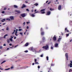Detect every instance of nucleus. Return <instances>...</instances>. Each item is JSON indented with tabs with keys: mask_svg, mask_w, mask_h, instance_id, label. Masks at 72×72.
Segmentation results:
<instances>
[{
	"mask_svg": "<svg viewBox=\"0 0 72 72\" xmlns=\"http://www.w3.org/2000/svg\"><path fill=\"white\" fill-rule=\"evenodd\" d=\"M17 31H18V29H16V30H14V32L12 33V34H14V33L15 32V35H16V36H18V34H17Z\"/></svg>",
	"mask_w": 72,
	"mask_h": 72,
	"instance_id": "nucleus-1",
	"label": "nucleus"
},
{
	"mask_svg": "<svg viewBox=\"0 0 72 72\" xmlns=\"http://www.w3.org/2000/svg\"><path fill=\"white\" fill-rule=\"evenodd\" d=\"M42 48L46 50H48V49H49V46L48 45H47L43 47Z\"/></svg>",
	"mask_w": 72,
	"mask_h": 72,
	"instance_id": "nucleus-2",
	"label": "nucleus"
},
{
	"mask_svg": "<svg viewBox=\"0 0 72 72\" xmlns=\"http://www.w3.org/2000/svg\"><path fill=\"white\" fill-rule=\"evenodd\" d=\"M70 63L68 65V67H70V68H71L72 67V60H71L70 61Z\"/></svg>",
	"mask_w": 72,
	"mask_h": 72,
	"instance_id": "nucleus-3",
	"label": "nucleus"
},
{
	"mask_svg": "<svg viewBox=\"0 0 72 72\" xmlns=\"http://www.w3.org/2000/svg\"><path fill=\"white\" fill-rule=\"evenodd\" d=\"M45 10V9H43L40 10V12L41 14H45V12H44Z\"/></svg>",
	"mask_w": 72,
	"mask_h": 72,
	"instance_id": "nucleus-4",
	"label": "nucleus"
},
{
	"mask_svg": "<svg viewBox=\"0 0 72 72\" xmlns=\"http://www.w3.org/2000/svg\"><path fill=\"white\" fill-rule=\"evenodd\" d=\"M10 19L11 20H14V16H11L10 17Z\"/></svg>",
	"mask_w": 72,
	"mask_h": 72,
	"instance_id": "nucleus-5",
	"label": "nucleus"
},
{
	"mask_svg": "<svg viewBox=\"0 0 72 72\" xmlns=\"http://www.w3.org/2000/svg\"><path fill=\"white\" fill-rule=\"evenodd\" d=\"M51 12L50 11H48L47 12V14H46V15H49L50 14Z\"/></svg>",
	"mask_w": 72,
	"mask_h": 72,
	"instance_id": "nucleus-6",
	"label": "nucleus"
},
{
	"mask_svg": "<svg viewBox=\"0 0 72 72\" xmlns=\"http://www.w3.org/2000/svg\"><path fill=\"white\" fill-rule=\"evenodd\" d=\"M65 32H69V30H68L67 29V28H66L65 29Z\"/></svg>",
	"mask_w": 72,
	"mask_h": 72,
	"instance_id": "nucleus-7",
	"label": "nucleus"
},
{
	"mask_svg": "<svg viewBox=\"0 0 72 72\" xmlns=\"http://www.w3.org/2000/svg\"><path fill=\"white\" fill-rule=\"evenodd\" d=\"M53 40H54V41H56V40H57V38H56V37L55 36V35L53 38Z\"/></svg>",
	"mask_w": 72,
	"mask_h": 72,
	"instance_id": "nucleus-8",
	"label": "nucleus"
},
{
	"mask_svg": "<svg viewBox=\"0 0 72 72\" xmlns=\"http://www.w3.org/2000/svg\"><path fill=\"white\" fill-rule=\"evenodd\" d=\"M65 57H66V59L67 60H68V54L67 53H66L65 54Z\"/></svg>",
	"mask_w": 72,
	"mask_h": 72,
	"instance_id": "nucleus-9",
	"label": "nucleus"
},
{
	"mask_svg": "<svg viewBox=\"0 0 72 72\" xmlns=\"http://www.w3.org/2000/svg\"><path fill=\"white\" fill-rule=\"evenodd\" d=\"M21 16H22V17H24L26 16V15L25 14H21Z\"/></svg>",
	"mask_w": 72,
	"mask_h": 72,
	"instance_id": "nucleus-10",
	"label": "nucleus"
},
{
	"mask_svg": "<svg viewBox=\"0 0 72 72\" xmlns=\"http://www.w3.org/2000/svg\"><path fill=\"white\" fill-rule=\"evenodd\" d=\"M58 9L59 10H61V6L59 5L58 8Z\"/></svg>",
	"mask_w": 72,
	"mask_h": 72,
	"instance_id": "nucleus-11",
	"label": "nucleus"
},
{
	"mask_svg": "<svg viewBox=\"0 0 72 72\" xmlns=\"http://www.w3.org/2000/svg\"><path fill=\"white\" fill-rule=\"evenodd\" d=\"M15 12H16L17 13H21V12L17 10H15Z\"/></svg>",
	"mask_w": 72,
	"mask_h": 72,
	"instance_id": "nucleus-12",
	"label": "nucleus"
},
{
	"mask_svg": "<svg viewBox=\"0 0 72 72\" xmlns=\"http://www.w3.org/2000/svg\"><path fill=\"white\" fill-rule=\"evenodd\" d=\"M55 46L56 48H58V44L57 43L55 44Z\"/></svg>",
	"mask_w": 72,
	"mask_h": 72,
	"instance_id": "nucleus-13",
	"label": "nucleus"
},
{
	"mask_svg": "<svg viewBox=\"0 0 72 72\" xmlns=\"http://www.w3.org/2000/svg\"><path fill=\"white\" fill-rule=\"evenodd\" d=\"M25 7H26V6L24 4H23L22 5V6L21 7V8L23 9V8H25Z\"/></svg>",
	"mask_w": 72,
	"mask_h": 72,
	"instance_id": "nucleus-14",
	"label": "nucleus"
},
{
	"mask_svg": "<svg viewBox=\"0 0 72 72\" xmlns=\"http://www.w3.org/2000/svg\"><path fill=\"white\" fill-rule=\"evenodd\" d=\"M8 36V35L6 34L4 35L3 37L4 39H5L6 38V36Z\"/></svg>",
	"mask_w": 72,
	"mask_h": 72,
	"instance_id": "nucleus-15",
	"label": "nucleus"
},
{
	"mask_svg": "<svg viewBox=\"0 0 72 72\" xmlns=\"http://www.w3.org/2000/svg\"><path fill=\"white\" fill-rule=\"evenodd\" d=\"M5 21H6V19H4L1 20L2 22H4Z\"/></svg>",
	"mask_w": 72,
	"mask_h": 72,
	"instance_id": "nucleus-16",
	"label": "nucleus"
},
{
	"mask_svg": "<svg viewBox=\"0 0 72 72\" xmlns=\"http://www.w3.org/2000/svg\"><path fill=\"white\" fill-rule=\"evenodd\" d=\"M14 7L15 8H18V6L16 5H14Z\"/></svg>",
	"mask_w": 72,
	"mask_h": 72,
	"instance_id": "nucleus-17",
	"label": "nucleus"
},
{
	"mask_svg": "<svg viewBox=\"0 0 72 72\" xmlns=\"http://www.w3.org/2000/svg\"><path fill=\"white\" fill-rule=\"evenodd\" d=\"M10 69V68H8V69H5L4 70L5 71H8V70H9V69Z\"/></svg>",
	"mask_w": 72,
	"mask_h": 72,
	"instance_id": "nucleus-18",
	"label": "nucleus"
},
{
	"mask_svg": "<svg viewBox=\"0 0 72 72\" xmlns=\"http://www.w3.org/2000/svg\"><path fill=\"white\" fill-rule=\"evenodd\" d=\"M28 43H26V44H25V46H28Z\"/></svg>",
	"mask_w": 72,
	"mask_h": 72,
	"instance_id": "nucleus-19",
	"label": "nucleus"
},
{
	"mask_svg": "<svg viewBox=\"0 0 72 72\" xmlns=\"http://www.w3.org/2000/svg\"><path fill=\"white\" fill-rule=\"evenodd\" d=\"M31 16L32 17H35V15L34 14H32L31 15Z\"/></svg>",
	"mask_w": 72,
	"mask_h": 72,
	"instance_id": "nucleus-20",
	"label": "nucleus"
},
{
	"mask_svg": "<svg viewBox=\"0 0 72 72\" xmlns=\"http://www.w3.org/2000/svg\"><path fill=\"white\" fill-rule=\"evenodd\" d=\"M6 21H10V19L9 18H7L6 19Z\"/></svg>",
	"mask_w": 72,
	"mask_h": 72,
	"instance_id": "nucleus-21",
	"label": "nucleus"
},
{
	"mask_svg": "<svg viewBox=\"0 0 72 72\" xmlns=\"http://www.w3.org/2000/svg\"><path fill=\"white\" fill-rule=\"evenodd\" d=\"M44 34V32H41V35H43Z\"/></svg>",
	"mask_w": 72,
	"mask_h": 72,
	"instance_id": "nucleus-22",
	"label": "nucleus"
},
{
	"mask_svg": "<svg viewBox=\"0 0 72 72\" xmlns=\"http://www.w3.org/2000/svg\"><path fill=\"white\" fill-rule=\"evenodd\" d=\"M60 40H61V38H59L58 39V41H60Z\"/></svg>",
	"mask_w": 72,
	"mask_h": 72,
	"instance_id": "nucleus-23",
	"label": "nucleus"
},
{
	"mask_svg": "<svg viewBox=\"0 0 72 72\" xmlns=\"http://www.w3.org/2000/svg\"><path fill=\"white\" fill-rule=\"evenodd\" d=\"M5 62H6V61H5V60L4 61L2 62L1 63V64H3V63H5Z\"/></svg>",
	"mask_w": 72,
	"mask_h": 72,
	"instance_id": "nucleus-24",
	"label": "nucleus"
},
{
	"mask_svg": "<svg viewBox=\"0 0 72 72\" xmlns=\"http://www.w3.org/2000/svg\"><path fill=\"white\" fill-rule=\"evenodd\" d=\"M30 49L31 50H33V47H31L30 48Z\"/></svg>",
	"mask_w": 72,
	"mask_h": 72,
	"instance_id": "nucleus-25",
	"label": "nucleus"
},
{
	"mask_svg": "<svg viewBox=\"0 0 72 72\" xmlns=\"http://www.w3.org/2000/svg\"><path fill=\"white\" fill-rule=\"evenodd\" d=\"M50 10H51V11H52L53 10H54V9H52V8H50Z\"/></svg>",
	"mask_w": 72,
	"mask_h": 72,
	"instance_id": "nucleus-26",
	"label": "nucleus"
},
{
	"mask_svg": "<svg viewBox=\"0 0 72 72\" xmlns=\"http://www.w3.org/2000/svg\"><path fill=\"white\" fill-rule=\"evenodd\" d=\"M20 35H21V36H23V33H20Z\"/></svg>",
	"mask_w": 72,
	"mask_h": 72,
	"instance_id": "nucleus-27",
	"label": "nucleus"
},
{
	"mask_svg": "<svg viewBox=\"0 0 72 72\" xmlns=\"http://www.w3.org/2000/svg\"><path fill=\"white\" fill-rule=\"evenodd\" d=\"M6 30L8 31L9 30V28L8 27H7L6 28Z\"/></svg>",
	"mask_w": 72,
	"mask_h": 72,
	"instance_id": "nucleus-28",
	"label": "nucleus"
},
{
	"mask_svg": "<svg viewBox=\"0 0 72 72\" xmlns=\"http://www.w3.org/2000/svg\"><path fill=\"white\" fill-rule=\"evenodd\" d=\"M41 50H39V51H38L37 52V53H40V52H41Z\"/></svg>",
	"mask_w": 72,
	"mask_h": 72,
	"instance_id": "nucleus-29",
	"label": "nucleus"
},
{
	"mask_svg": "<svg viewBox=\"0 0 72 72\" xmlns=\"http://www.w3.org/2000/svg\"><path fill=\"white\" fill-rule=\"evenodd\" d=\"M10 41H13V39H12V38H10Z\"/></svg>",
	"mask_w": 72,
	"mask_h": 72,
	"instance_id": "nucleus-30",
	"label": "nucleus"
},
{
	"mask_svg": "<svg viewBox=\"0 0 72 72\" xmlns=\"http://www.w3.org/2000/svg\"><path fill=\"white\" fill-rule=\"evenodd\" d=\"M46 59L47 60H49V57H46Z\"/></svg>",
	"mask_w": 72,
	"mask_h": 72,
	"instance_id": "nucleus-31",
	"label": "nucleus"
},
{
	"mask_svg": "<svg viewBox=\"0 0 72 72\" xmlns=\"http://www.w3.org/2000/svg\"><path fill=\"white\" fill-rule=\"evenodd\" d=\"M72 72V69H70L69 70V72Z\"/></svg>",
	"mask_w": 72,
	"mask_h": 72,
	"instance_id": "nucleus-32",
	"label": "nucleus"
},
{
	"mask_svg": "<svg viewBox=\"0 0 72 72\" xmlns=\"http://www.w3.org/2000/svg\"><path fill=\"white\" fill-rule=\"evenodd\" d=\"M36 6H37V5H38V3H35L34 4Z\"/></svg>",
	"mask_w": 72,
	"mask_h": 72,
	"instance_id": "nucleus-33",
	"label": "nucleus"
},
{
	"mask_svg": "<svg viewBox=\"0 0 72 72\" xmlns=\"http://www.w3.org/2000/svg\"><path fill=\"white\" fill-rule=\"evenodd\" d=\"M22 29H19V31H22Z\"/></svg>",
	"mask_w": 72,
	"mask_h": 72,
	"instance_id": "nucleus-34",
	"label": "nucleus"
},
{
	"mask_svg": "<svg viewBox=\"0 0 72 72\" xmlns=\"http://www.w3.org/2000/svg\"><path fill=\"white\" fill-rule=\"evenodd\" d=\"M69 36V34H66V36L67 37H68Z\"/></svg>",
	"mask_w": 72,
	"mask_h": 72,
	"instance_id": "nucleus-35",
	"label": "nucleus"
},
{
	"mask_svg": "<svg viewBox=\"0 0 72 72\" xmlns=\"http://www.w3.org/2000/svg\"><path fill=\"white\" fill-rule=\"evenodd\" d=\"M3 49V47L1 46L0 47V49Z\"/></svg>",
	"mask_w": 72,
	"mask_h": 72,
	"instance_id": "nucleus-36",
	"label": "nucleus"
},
{
	"mask_svg": "<svg viewBox=\"0 0 72 72\" xmlns=\"http://www.w3.org/2000/svg\"><path fill=\"white\" fill-rule=\"evenodd\" d=\"M26 23L27 24H28L29 23H30V21H29L28 22H26Z\"/></svg>",
	"mask_w": 72,
	"mask_h": 72,
	"instance_id": "nucleus-37",
	"label": "nucleus"
},
{
	"mask_svg": "<svg viewBox=\"0 0 72 72\" xmlns=\"http://www.w3.org/2000/svg\"><path fill=\"white\" fill-rule=\"evenodd\" d=\"M14 68V67L13 66H12L11 67V69H13Z\"/></svg>",
	"mask_w": 72,
	"mask_h": 72,
	"instance_id": "nucleus-38",
	"label": "nucleus"
},
{
	"mask_svg": "<svg viewBox=\"0 0 72 72\" xmlns=\"http://www.w3.org/2000/svg\"><path fill=\"white\" fill-rule=\"evenodd\" d=\"M35 62H36L37 61V59H35Z\"/></svg>",
	"mask_w": 72,
	"mask_h": 72,
	"instance_id": "nucleus-39",
	"label": "nucleus"
},
{
	"mask_svg": "<svg viewBox=\"0 0 72 72\" xmlns=\"http://www.w3.org/2000/svg\"><path fill=\"white\" fill-rule=\"evenodd\" d=\"M7 42H8V43H9V40L8 39L7 40Z\"/></svg>",
	"mask_w": 72,
	"mask_h": 72,
	"instance_id": "nucleus-40",
	"label": "nucleus"
},
{
	"mask_svg": "<svg viewBox=\"0 0 72 72\" xmlns=\"http://www.w3.org/2000/svg\"><path fill=\"white\" fill-rule=\"evenodd\" d=\"M45 38L44 37L43 38V40H45Z\"/></svg>",
	"mask_w": 72,
	"mask_h": 72,
	"instance_id": "nucleus-41",
	"label": "nucleus"
},
{
	"mask_svg": "<svg viewBox=\"0 0 72 72\" xmlns=\"http://www.w3.org/2000/svg\"><path fill=\"white\" fill-rule=\"evenodd\" d=\"M35 64H39V63L38 62H35Z\"/></svg>",
	"mask_w": 72,
	"mask_h": 72,
	"instance_id": "nucleus-42",
	"label": "nucleus"
},
{
	"mask_svg": "<svg viewBox=\"0 0 72 72\" xmlns=\"http://www.w3.org/2000/svg\"><path fill=\"white\" fill-rule=\"evenodd\" d=\"M18 45H17L16 46H15L14 47V48H16V47H17V46H18Z\"/></svg>",
	"mask_w": 72,
	"mask_h": 72,
	"instance_id": "nucleus-43",
	"label": "nucleus"
},
{
	"mask_svg": "<svg viewBox=\"0 0 72 72\" xmlns=\"http://www.w3.org/2000/svg\"><path fill=\"white\" fill-rule=\"evenodd\" d=\"M9 45L10 46H12V44H9Z\"/></svg>",
	"mask_w": 72,
	"mask_h": 72,
	"instance_id": "nucleus-44",
	"label": "nucleus"
},
{
	"mask_svg": "<svg viewBox=\"0 0 72 72\" xmlns=\"http://www.w3.org/2000/svg\"><path fill=\"white\" fill-rule=\"evenodd\" d=\"M13 37L12 36H11L10 39H13Z\"/></svg>",
	"mask_w": 72,
	"mask_h": 72,
	"instance_id": "nucleus-45",
	"label": "nucleus"
},
{
	"mask_svg": "<svg viewBox=\"0 0 72 72\" xmlns=\"http://www.w3.org/2000/svg\"><path fill=\"white\" fill-rule=\"evenodd\" d=\"M25 22H24L23 23V24L24 26V25H25Z\"/></svg>",
	"mask_w": 72,
	"mask_h": 72,
	"instance_id": "nucleus-46",
	"label": "nucleus"
},
{
	"mask_svg": "<svg viewBox=\"0 0 72 72\" xmlns=\"http://www.w3.org/2000/svg\"><path fill=\"white\" fill-rule=\"evenodd\" d=\"M24 52H25V53H27V52H28V51H25Z\"/></svg>",
	"mask_w": 72,
	"mask_h": 72,
	"instance_id": "nucleus-47",
	"label": "nucleus"
},
{
	"mask_svg": "<svg viewBox=\"0 0 72 72\" xmlns=\"http://www.w3.org/2000/svg\"><path fill=\"white\" fill-rule=\"evenodd\" d=\"M26 11H28V12H29V10H28V9H26Z\"/></svg>",
	"mask_w": 72,
	"mask_h": 72,
	"instance_id": "nucleus-48",
	"label": "nucleus"
},
{
	"mask_svg": "<svg viewBox=\"0 0 72 72\" xmlns=\"http://www.w3.org/2000/svg\"><path fill=\"white\" fill-rule=\"evenodd\" d=\"M41 57H43V55H40Z\"/></svg>",
	"mask_w": 72,
	"mask_h": 72,
	"instance_id": "nucleus-49",
	"label": "nucleus"
},
{
	"mask_svg": "<svg viewBox=\"0 0 72 72\" xmlns=\"http://www.w3.org/2000/svg\"><path fill=\"white\" fill-rule=\"evenodd\" d=\"M38 68H39V69H40V67L39 66H38Z\"/></svg>",
	"mask_w": 72,
	"mask_h": 72,
	"instance_id": "nucleus-50",
	"label": "nucleus"
},
{
	"mask_svg": "<svg viewBox=\"0 0 72 72\" xmlns=\"http://www.w3.org/2000/svg\"><path fill=\"white\" fill-rule=\"evenodd\" d=\"M51 49H53V47H51Z\"/></svg>",
	"mask_w": 72,
	"mask_h": 72,
	"instance_id": "nucleus-51",
	"label": "nucleus"
},
{
	"mask_svg": "<svg viewBox=\"0 0 72 72\" xmlns=\"http://www.w3.org/2000/svg\"><path fill=\"white\" fill-rule=\"evenodd\" d=\"M50 3H51V2H50L48 3V4H50Z\"/></svg>",
	"mask_w": 72,
	"mask_h": 72,
	"instance_id": "nucleus-52",
	"label": "nucleus"
},
{
	"mask_svg": "<svg viewBox=\"0 0 72 72\" xmlns=\"http://www.w3.org/2000/svg\"><path fill=\"white\" fill-rule=\"evenodd\" d=\"M4 13H5V12L4 11H3L2 12V13L3 14Z\"/></svg>",
	"mask_w": 72,
	"mask_h": 72,
	"instance_id": "nucleus-53",
	"label": "nucleus"
},
{
	"mask_svg": "<svg viewBox=\"0 0 72 72\" xmlns=\"http://www.w3.org/2000/svg\"><path fill=\"white\" fill-rule=\"evenodd\" d=\"M39 11H37V13H39Z\"/></svg>",
	"mask_w": 72,
	"mask_h": 72,
	"instance_id": "nucleus-54",
	"label": "nucleus"
},
{
	"mask_svg": "<svg viewBox=\"0 0 72 72\" xmlns=\"http://www.w3.org/2000/svg\"><path fill=\"white\" fill-rule=\"evenodd\" d=\"M61 33L62 35H63V33H62V32H61Z\"/></svg>",
	"mask_w": 72,
	"mask_h": 72,
	"instance_id": "nucleus-55",
	"label": "nucleus"
},
{
	"mask_svg": "<svg viewBox=\"0 0 72 72\" xmlns=\"http://www.w3.org/2000/svg\"><path fill=\"white\" fill-rule=\"evenodd\" d=\"M26 28H27V29H28V28H29L28 26H27L26 27Z\"/></svg>",
	"mask_w": 72,
	"mask_h": 72,
	"instance_id": "nucleus-56",
	"label": "nucleus"
},
{
	"mask_svg": "<svg viewBox=\"0 0 72 72\" xmlns=\"http://www.w3.org/2000/svg\"><path fill=\"white\" fill-rule=\"evenodd\" d=\"M9 50V48H7V50Z\"/></svg>",
	"mask_w": 72,
	"mask_h": 72,
	"instance_id": "nucleus-57",
	"label": "nucleus"
},
{
	"mask_svg": "<svg viewBox=\"0 0 72 72\" xmlns=\"http://www.w3.org/2000/svg\"><path fill=\"white\" fill-rule=\"evenodd\" d=\"M9 48H11V49H13V48L12 47H9Z\"/></svg>",
	"mask_w": 72,
	"mask_h": 72,
	"instance_id": "nucleus-58",
	"label": "nucleus"
},
{
	"mask_svg": "<svg viewBox=\"0 0 72 72\" xmlns=\"http://www.w3.org/2000/svg\"><path fill=\"white\" fill-rule=\"evenodd\" d=\"M6 7L4 8V10H6Z\"/></svg>",
	"mask_w": 72,
	"mask_h": 72,
	"instance_id": "nucleus-59",
	"label": "nucleus"
},
{
	"mask_svg": "<svg viewBox=\"0 0 72 72\" xmlns=\"http://www.w3.org/2000/svg\"><path fill=\"white\" fill-rule=\"evenodd\" d=\"M4 46H6V44H4L3 45Z\"/></svg>",
	"mask_w": 72,
	"mask_h": 72,
	"instance_id": "nucleus-60",
	"label": "nucleus"
},
{
	"mask_svg": "<svg viewBox=\"0 0 72 72\" xmlns=\"http://www.w3.org/2000/svg\"><path fill=\"white\" fill-rule=\"evenodd\" d=\"M34 64H35L34 63H33V64H32V65H33V66Z\"/></svg>",
	"mask_w": 72,
	"mask_h": 72,
	"instance_id": "nucleus-61",
	"label": "nucleus"
},
{
	"mask_svg": "<svg viewBox=\"0 0 72 72\" xmlns=\"http://www.w3.org/2000/svg\"><path fill=\"white\" fill-rule=\"evenodd\" d=\"M31 11H32V12H33V10H31Z\"/></svg>",
	"mask_w": 72,
	"mask_h": 72,
	"instance_id": "nucleus-62",
	"label": "nucleus"
},
{
	"mask_svg": "<svg viewBox=\"0 0 72 72\" xmlns=\"http://www.w3.org/2000/svg\"><path fill=\"white\" fill-rule=\"evenodd\" d=\"M2 31H4V29H2Z\"/></svg>",
	"mask_w": 72,
	"mask_h": 72,
	"instance_id": "nucleus-63",
	"label": "nucleus"
},
{
	"mask_svg": "<svg viewBox=\"0 0 72 72\" xmlns=\"http://www.w3.org/2000/svg\"><path fill=\"white\" fill-rule=\"evenodd\" d=\"M16 39V37H15L14 38V39Z\"/></svg>",
	"mask_w": 72,
	"mask_h": 72,
	"instance_id": "nucleus-64",
	"label": "nucleus"
}]
</instances>
